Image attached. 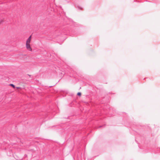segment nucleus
<instances>
[{
    "label": "nucleus",
    "instance_id": "obj_1",
    "mask_svg": "<svg viewBox=\"0 0 160 160\" xmlns=\"http://www.w3.org/2000/svg\"><path fill=\"white\" fill-rule=\"evenodd\" d=\"M32 36H30L27 39L26 42V48L28 50L31 51L32 48L30 47V43L31 42V39Z\"/></svg>",
    "mask_w": 160,
    "mask_h": 160
},
{
    "label": "nucleus",
    "instance_id": "obj_2",
    "mask_svg": "<svg viewBox=\"0 0 160 160\" xmlns=\"http://www.w3.org/2000/svg\"><path fill=\"white\" fill-rule=\"evenodd\" d=\"M10 86H12L13 88H15V86L13 84H10Z\"/></svg>",
    "mask_w": 160,
    "mask_h": 160
},
{
    "label": "nucleus",
    "instance_id": "obj_3",
    "mask_svg": "<svg viewBox=\"0 0 160 160\" xmlns=\"http://www.w3.org/2000/svg\"><path fill=\"white\" fill-rule=\"evenodd\" d=\"M81 93L80 92H78L77 93V95L79 96H81Z\"/></svg>",
    "mask_w": 160,
    "mask_h": 160
},
{
    "label": "nucleus",
    "instance_id": "obj_4",
    "mask_svg": "<svg viewBox=\"0 0 160 160\" xmlns=\"http://www.w3.org/2000/svg\"><path fill=\"white\" fill-rule=\"evenodd\" d=\"M102 127V126H99V127L100 128V127Z\"/></svg>",
    "mask_w": 160,
    "mask_h": 160
},
{
    "label": "nucleus",
    "instance_id": "obj_5",
    "mask_svg": "<svg viewBox=\"0 0 160 160\" xmlns=\"http://www.w3.org/2000/svg\"><path fill=\"white\" fill-rule=\"evenodd\" d=\"M3 22V21H1V22Z\"/></svg>",
    "mask_w": 160,
    "mask_h": 160
}]
</instances>
